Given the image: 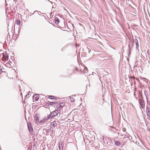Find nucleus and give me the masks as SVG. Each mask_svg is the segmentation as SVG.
<instances>
[{
  "instance_id": "obj_1",
  "label": "nucleus",
  "mask_w": 150,
  "mask_h": 150,
  "mask_svg": "<svg viewBox=\"0 0 150 150\" xmlns=\"http://www.w3.org/2000/svg\"><path fill=\"white\" fill-rule=\"evenodd\" d=\"M139 102L140 105L142 108H144L145 107V103L144 102L143 99L142 95V94L141 93H139Z\"/></svg>"
},
{
  "instance_id": "obj_2",
  "label": "nucleus",
  "mask_w": 150,
  "mask_h": 150,
  "mask_svg": "<svg viewBox=\"0 0 150 150\" xmlns=\"http://www.w3.org/2000/svg\"><path fill=\"white\" fill-rule=\"evenodd\" d=\"M3 57L1 58V59L3 61H7L8 59V55L5 52L2 54Z\"/></svg>"
},
{
  "instance_id": "obj_3",
  "label": "nucleus",
  "mask_w": 150,
  "mask_h": 150,
  "mask_svg": "<svg viewBox=\"0 0 150 150\" xmlns=\"http://www.w3.org/2000/svg\"><path fill=\"white\" fill-rule=\"evenodd\" d=\"M27 126L30 132L32 133L33 131V129L31 123L30 122H28L27 124Z\"/></svg>"
},
{
  "instance_id": "obj_4",
  "label": "nucleus",
  "mask_w": 150,
  "mask_h": 150,
  "mask_svg": "<svg viewBox=\"0 0 150 150\" xmlns=\"http://www.w3.org/2000/svg\"><path fill=\"white\" fill-rule=\"evenodd\" d=\"M58 114V112L55 111H54L52 112L48 116L49 117V118L50 117L52 118L53 117H54L56 115H57Z\"/></svg>"
},
{
  "instance_id": "obj_5",
  "label": "nucleus",
  "mask_w": 150,
  "mask_h": 150,
  "mask_svg": "<svg viewBox=\"0 0 150 150\" xmlns=\"http://www.w3.org/2000/svg\"><path fill=\"white\" fill-rule=\"evenodd\" d=\"M146 114L148 118L150 120V108H146Z\"/></svg>"
},
{
  "instance_id": "obj_6",
  "label": "nucleus",
  "mask_w": 150,
  "mask_h": 150,
  "mask_svg": "<svg viewBox=\"0 0 150 150\" xmlns=\"http://www.w3.org/2000/svg\"><path fill=\"white\" fill-rule=\"evenodd\" d=\"M40 116L39 114H36L34 117V119L35 123L38 122H39V118Z\"/></svg>"
},
{
  "instance_id": "obj_7",
  "label": "nucleus",
  "mask_w": 150,
  "mask_h": 150,
  "mask_svg": "<svg viewBox=\"0 0 150 150\" xmlns=\"http://www.w3.org/2000/svg\"><path fill=\"white\" fill-rule=\"evenodd\" d=\"M58 103V102L57 101L56 102H48L47 103V104L48 106L50 105H55L57 104Z\"/></svg>"
},
{
  "instance_id": "obj_8",
  "label": "nucleus",
  "mask_w": 150,
  "mask_h": 150,
  "mask_svg": "<svg viewBox=\"0 0 150 150\" xmlns=\"http://www.w3.org/2000/svg\"><path fill=\"white\" fill-rule=\"evenodd\" d=\"M63 142H60L59 143V150H63Z\"/></svg>"
},
{
  "instance_id": "obj_9",
  "label": "nucleus",
  "mask_w": 150,
  "mask_h": 150,
  "mask_svg": "<svg viewBox=\"0 0 150 150\" xmlns=\"http://www.w3.org/2000/svg\"><path fill=\"white\" fill-rule=\"evenodd\" d=\"M49 117H45L42 120H41L39 122L40 123H43L45 121H46L47 120H48L49 119Z\"/></svg>"
},
{
  "instance_id": "obj_10",
  "label": "nucleus",
  "mask_w": 150,
  "mask_h": 150,
  "mask_svg": "<svg viewBox=\"0 0 150 150\" xmlns=\"http://www.w3.org/2000/svg\"><path fill=\"white\" fill-rule=\"evenodd\" d=\"M33 99H34L35 101H37L39 99V96L37 95H35L33 96Z\"/></svg>"
},
{
  "instance_id": "obj_11",
  "label": "nucleus",
  "mask_w": 150,
  "mask_h": 150,
  "mask_svg": "<svg viewBox=\"0 0 150 150\" xmlns=\"http://www.w3.org/2000/svg\"><path fill=\"white\" fill-rule=\"evenodd\" d=\"M57 125V124L56 122L55 121H53L51 122L50 126L51 127H55Z\"/></svg>"
},
{
  "instance_id": "obj_12",
  "label": "nucleus",
  "mask_w": 150,
  "mask_h": 150,
  "mask_svg": "<svg viewBox=\"0 0 150 150\" xmlns=\"http://www.w3.org/2000/svg\"><path fill=\"white\" fill-rule=\"evenodd\" d=\"M65 103L62 102L59 103V105L60 106V109L62 108L65 105Z\"/></svg>"
},
{
  "instance_id": "obj_13",
  "label": "nucleus",
  "mask_w": 150,
  "mask_h": 150,
  "mask_svg": "<svg viewBox=\"0 0 150 150\" xmlns=\"http://www.w3.org/2000/svg\"><path fill=\"white\" fill-rule=\"evenodd\" d=\"M48 98L49 99H56V98L54 96H48Z\"/></svg>"
},
{
  "instance_id": "obj_14",
  "label": "nucleus",
  "mask_w": 150,
  "mask_h": 150,
  "mask_svg": "<svg viewBox=\"0 0 150 150\" xmlns=\"http://www.w3.org/2000/svg\"><path fill=\"white\" fill-rule=\"evenodd\" d=\"M115 144L117 146H119L120 145V143L119 141H116V142H115Z\"/></svg>"
},
{
  "instance_id": "obj_15",
  "label": "nucleus",
  "mask_w": 150,
  "mask_h": 150,
  "mask_svg": "<svg viewBox=\"0 0 150 150\" xmlns=\"http://www.w3.org/2000/svg\"><path fill=\"white\" fill-rule=\"evenodd\" d=\"M55 21L56 23H59V19L57 18H55Z\"/></svg>"
},
{
  "instance_id": "obj_16",
  "label": "nucleus",
  "mask_w": 150,
  "mask_h": 150,
  "mask_svg": "<svg viewBox=\"0 0 150 150\" xmlns=\"http://www.w3.org/2000/svg\"><path fill=\"white\" fill-rule=\"evenodd\" d=\"M70 100L72 102H74L75 101V99L73 97H70Z\"/></svg>"
},
{
  "instance_id": "obj_17",
  "label": "nucleus",
  "mask_w": 150,
  "mask_h": 150,
  "mask_svg": "<svg viewBox=\"0 0 150 150\" xmlns=\"http://www.w3.org/2000/svg\"><path fill=\"white\" fill-rule=\"evenodd\" d=\"M16 23L17 25H19L20 24L21 22L19 20H17L16 21Z\"/></svg>"
},
{
  "instance_id": "obj_18",
  "label": "nucleus",
  "mask_w": 150,
  "mask_h": 150,
  "mask_svg": "<svg viewBox=\"0 0 150 150\" xmlns=\"http://www.w3.org/2000/svg\"><path fill=\"white\" fill-rule=\"evenodd\" d=\"M57 109L58 110H59L60 109V105H59V103L57 105Z\"/></svg>"
},
{
  "instance_id": "obj_19",
  "label": "nucleus",
  "mask_w": 150,
  "mask_h": 150,
  "mask_svg": "<svg viewBox=\"0 0 150 150\" xmlns=\"http://www.w3.org/2000/svg\"><path fill=\"white\" fill-rule=\"evenodd\" d=\"M57 32H59V30H59V29H57L56 30Z\"/></svg>"
}]
</instances>
